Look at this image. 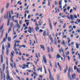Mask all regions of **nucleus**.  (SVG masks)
Wrapping results in <instances>:
<instances>
[{
	"instance_id": "obj_1",
	"label": "nucleus",
	"mask_w": 80,
	"mask_h": 80,
	"mask_svg": "<svg viewBox=\"0 0 80 80\" xmlns=\"http://www.w3.org/2000/svg\"><path fill=\"white\" fill-rule=\"evenodd\" d=\"M8 46H6V50L7 51L6 52V55H8V54L9 53V49L8 48H10V43H8Z\"/></svg>"
},
{
	"instance_id": "obj_2",
	"label": "nucleus",
	"mask_w": 80,
	"mask_h": 80,
	"mask_svg": "<svg viewBox=\"0 0 80 80\" xmlns=\"http://www.w3.org/2000/svg\"><path fill=\"white\" fill-rule=\"evenodd\" d=\"M0 70L1 71V79H3V80H5V73H3L2 72V69L1 68H0Z\"/></svg>"
},
{
	"instance_id": "obj_3",
	"label": "nucleus",
	"mask_w": 80,
	"mask_h": 80,
	"mask_svg": "<svg viewBox=\"0 0 80 80\" xmlns=\"http://www.w3.org/2000/svg\"><path fill=\"white\" fill-rule=\"evenodd\" d=\"M7 76L6 77V79L7 80H9L10 78V76L9 75V72H8V71L7 72Z\"/></svg>"
},
{
	"instance_id": "obj_4",
	"label": "nucleus",
	"mask_w": 80,
	"mask_h": 80,
	"mask_svg": "<svg viewBox=\"0 0 80 80\" xmlns=\"http://www.w3.org/2000/svg\"><path fill=\"white\" fill-rule=\"evenodd\" d=\"M23 66L24 67H22V68L23 69H25V68H26H26H28V67H29V66H28V65H26L25 64H23Z\"/></svg>"
},
{
	"instance_id": "obj_5",
	"label": "nucleus",
	"mask_w": 80,
	"mask_h": 80,
	"mask_svg": "<svg viewBox=\"0 0 80 80\" xmlns=\"http://www.w3.org/2000/svg\"><path fill=\"white\" fill-rule=\"evenodd\" d=\"M43 59L44 63H47V60L46 59L45 56L44 55H43Z\"/></svg>"
},
{
	"instance_id": "obj_6",
	"label": "nucleus",
	"mask_w": 80,
	"mask_h": 80,
	"mask_svg": "<svg viewBox=\"0 0 80 80\" xmlns=\"http://www.w3.org/2000/svg\"><path fill=\"white\" fill-rule=\"evenodd\" d=\"M29 13V11L26 10L24 12V17L25 18H27V13Z\"/></svg>"
},
{
	"instance_id": "obj_7",
	"label": "nucleus",
	"mask_w": 80,
	"mask_h": 80,
	"mask_svg": "<svg viewBox=\"0 0 80 80\" xmlns=\"http://www.w3.org/2000/svg\"><path fill=\"white\" fill-rule=\"evenodd\" d=\"M4 53L2 52V55L1 56V62L2 63H3V56L2 55H4Z\"/></svg>"
},
{
	"instance_id": "obj_8",
	"label": "nucleus",
	"mask_w": 80,
	"mask_h": 80,
	"mask_svg": "<svg viewBox=\"0 0 80 80\" xmlns=\"http://www.w3.org/2000/svg\"><path fill=\"white\" fill-rule=\"evenodd\" d=\"M72 80H73V79H75L76 78V74L74 73L72 75Z\"/></svg>"
},
{
	"instance_id": "obj_9",
	"label": "nucleus",
	"mask_w": 80,
	"mask_h": 80,
	"mask_svg": "<svg viewBox=\"0 0 80 80\" xmlns=\"http://www.w3.org/2000/svg\"><path fill=\"white\" fill-rule=\"evenodd\" d=\"M40 47L42 49H43V50H45V47L44 46V45H40Z\"/></svg>"
},
{
	"instance_id": "obj_10",
	"label": "nucleus",
	"mask_w": 80,
	"mask_h": 80,
	"mask_svg": "<svg viewBox=\"0 0 80 80\" xmlns=\"http://www.w3.org/2000/svg\"><path fill=\"white\" fill-rule=\"evenodd\" d=\"M49 38H50V40L52 43H53V38L52 37V36H51V35H49Z\"/></svg>"
},
{
	"instance_id": "obj_11",
	"label": "nucleus",
	"mask_w": 80,
	"mask_h": 80,
	"mask_svg": "<svg viewBox=\"0 0 80 80\" xmlns=\"http://www.w3.org/2000/svg\"><path fill=\"white\" fill-rule=\"evenodd\" d=\"M61 57V56L59 54H57L56 55V59L57 60V59H59Z\"/></svg>"
},
{
	"instance_id": "obj_12",
	"label": "nucleus",
	"mask_w": 80,
	"mask_h": 80,
	"mask_svg": "<svg viewBox=\"0 0 80 80\" xmlns=\"http://www.w3.org/2000/svg\"><path fill=\"white\" fill-rule=\"evenodd\" d=\"M11 55H10L11 57H13V56H14V54H15V52H14V51H12L11 52Z\"/></svg>"
},
{
	"instance_id": "obj_13",
	"label": "nucleus",
	"mask_w": 80,
	"mask_h": 80,
	"mask_svg": "<svg viewBox=\"0 0 80 80\" xmlns=\"http://www.w3.org/2000/svg\"><path fill=\"white\" fill-rule=\"evenodd\" d=\"M68 79H70V80H72V78H71V76H70V73H68Z\"/></svg>"
},
{
	"instance_id": "obj_14",
	"label": "nucleus",
	"mask_w": 80,
	"mask_h": 80,
	"mask_svg": "<svg viewBox=\"0 0 80 80\" xmlns=\"http://www.w3.org/2000/svg\"><path fill=\"white\" fill-rule=\"evenodd\" d=\"M28 28H29V29L28 30V32H29V33H32V29H31V27H29Z\"/></svg>"
},
{
	"instance_id": "obj_15",
	"label": "nucleus",
	"mask_w": 80,
	"mask_h": 80,
	"mask_svg": "<svg viewBox=\"0 0 80 80\" xmlns=\"http://www.w3.org/2000/svg\"><path fill=\"white\" fill-rule=\"evenodd\" d=\"M49 77L50 80H54V79H53V77L52 76V74H49Z\"/></svg>"
},
{
	"instance_id": "obj_16",
	"label": "nucleus",
	"mask_w": 80,
	"mask_h": 80,
	"mask_svg": "<svg viewBox=\"0 0 80 80\" xmlns=\"http://www.w3.org/2000/svg\"><path fill=\"white\" fill-rule=\"evenodd\" d=\"M70 18L71 20H75V18H74V17H73V16L72 15H70Z\"/></svg>"
},
{
	"instance_id": "obj_17",
	"label": "nucleus",
	"mask_w": 80,
	"mask_h": 80,
	"mask_svg": "<svg viewBox=\"0 0 80 80\" xmlns=\"http://www.w3.org/2000/svg\"><path fill=\"white\" fill-rule=\"evenodd\" d=\"M18 25V29L17 30V32H18V30L20 28V27H21V26H20V25H19L18 24H17Z\"/></svg>"
},
{
	"instance_id": "obj_18",
	"label": "nucleus",
	"mask_w": 80,
	"mask_h": 80,
	"mask_svg": "<svg viewBox=\"0 0 80 80\" xmlns=\"http://www.w3.org/2000/svg\"><path fill=\"white\" fill-rule=\"evenodd\" d=\"M8 13L7 12L6 16H4V18H5L6 19H7V18H8Z\"/></svg>"
},
{
	"instance_id": "obj_19",
	"label": "nucleus",
	"mask_w": 80,
	"mask_h": 80,
	"mask_svg": "<svg viewBox=\"0 0 80 80\" xmlns=\"http://www.w3.org/2000/svg\"><path fill=\"white\" fill-rule=\"evenodd\" d=\"M8 7H9V3L8 2L6 5V8H8Z\"/></svg>"
},
{
	"instance_id": "obj_20",
	"label": "nucleus",
	"mask_w": 80,
	"mask_h": 80,
	"mask_svg": "<svg viewBox=\"0 0 80 80\" xmlns=\"http://www.w3.org/2000/svg\"><path fill=\"white\" fill-rule=\"evenodd\" d=\"M76 48H79V45H80V44L78 45V43H76Z\"/></svg>"
},
{
	"instance_id": "obj_21",
	"label": "nucleus",
	"mask_w": 80,
	"mask_h": 80,
	"mask_svg": "<svg viewBox=\"0 0 80 80\" xmlns=\"http://www.w3.org/2000/svg\"><path fill=\"white\" fill-rule=\"evenodd\" d=\"M39 70L40 71V72H42V68H38V69L37 71H39Z\"/></svg>"
},
{
	"instance_id": "obj_22",
	"label": "nucleus",
	"mask_w": 80,
	"mask_h": 80,
	"mask_svg": "<svg viewBox=\"0 0 80 80\" xmlns=\"http://www.w3.org/2000/svg\"><path fill=\"white\" fill-rule=\"evenodd\" d=\"M57 64L58 65V66L59 67V68H60V70H62V68H61V66H60V63L59 62H57Z\"/></svg>"
},
{
	"instance_id": "obj_23",
	"label": "nucleus",
	"mask_w": 80,
	"mask_h": 80,
	"mask_svg": "<svg viewBox=\"0 0 80 80\" xmlns=\"http://www.w3.org/2000/svg\"><path fill=\"white\" fill-rule=\"evenodd\" d=\"M5 68V64H3L2 65V72L4 71Z\"/></svg>"
},
{
	"instance_id": "obj_24",
	"label": "nucleus",
	"mask_w": 80,
	"mask_h": 80,
	"mask_svg": "<svg viewBox=\"0 0 80 80\" xmlns=\"http://www.w3.org/2000/svg\"><path fill=\"white\" fill-rule=\"evenodd\" d=\"M3 30H2V32L1 36L0 37L1 38H2V37H3Z\"/></svg>"
},
{
	"instance_id": "obj_25",
	"label": "nucleus",
	"mask_w": 80,
	"mask_h": 80,
	"mask_svg": "<svg viewBox=\"0 0 80 80\" xmlns=\"http://www.w3.org/2000/svg\"><path fill=\"white\" fill-rule=\"evenodd\" d=\"M6 64L8 66V58L7 57H6Z\"/></svg>"
},
{
	"instance_id": "obj_26",
	"label": "nucleus",
	"mask_w": 80,
	"mask_h": 80,
	"mask_svg": "<svg viewBox=\"0 0 80 80\" xmlns=\"http://www.w3.org/2000/svg\"><path fill=\"white\" fill-rule=\"evenodd\" d=\"M9 17L10 18H11V17H12V15H11V13H10V11L9 12Z\"/></svg>"
},
{
	"instance_id": "obj_27",
	"label": "nucleus",
	"mask_w": 80,
	"mask_h": 80,
	"mask_svg": "<svg viewBox=\"0 0 80 80\" xmlns=\"http://www.w3.org/2000/svg\"><path fill=\"white\" fill-rule=\"evenodd\" d=\"M13 57L12 56H11V58L10 59V60L11 61V62H12V63H13Z\"/></svg>"
},
{
	"instance_id": "obj_28",
	"label": "nucleus",
	"mask_w": 80,
	"mask_h": 80,
	"mask_svg": "<svg viewBox=\"0 0 80 80\" xmlns=\"http://www.w3.org/2000/svg\"><path fill=\"white\" fill-rule=\"evenodd\" d=\"M62 0H61L60 1H59V5H62Z\"/></svg>"
},
{
	"instance_id": "obj_29",
	"label": "nucleus",
	"mask_w": 80,
	"mask_h": 80,
	"mask_svg": "<svg viewBox=\"0 0 80 80\" xmlns=\"http://www.w3.org/2000/svg\"><path fill=\"white\" fill-rule=\"evenodd\" d=\"M35 30H36V32H38V31L39 30V28L38 27H37V28H35Z\"/></svg>"
},
{
	"instance_id": "obj_30",
	"label": "nucleus",
	"mask_w": 80,
	"mask_h": 80,
	"mask_svg": "<svg viewBox=\"0 0 80 80\" xmlns=\"http://www.w3.org/2000/svg\"><path fill=\"white\" fill-rule=\"evenodd\" d=\"M61 44L63 45H65V40H63L62 42L61 43Z\"/></svg>"
},
{
	"instance_id": "obj_31",
	"label": "nucleus",
	"mask_w": 80,
	"mask_h": 80,
	"mask_svg": "<svg viewBox=\"0 0 80 80\" xmlns=\"http://www.w3.org/2000/svg\"><path fill=\"white\" fill-rule=\"evenodd\" d=\"M43 36L45 37L46 36V31H45L43 33Z\"/></svg>"
},
{
	"instance_id": "obj_32",
	"label": "nucleus",
	"mask_w": 80,
	"mask_h": 80,
	"mask_svg": "<svg viewBox=\"0 0 80 80\" xmlns=\"http://www.w3.org/2000/svg\"><path fill=\"white\" fill-rule=\"evenodd\" d=\"M77 72L78 73H80V68H77Z\"/></svg>"
},
{
	"instance_id": "obj_33",
	"label": "nucleus",
	"mask_w": 80,
	"mask_h": 80,
	"mask_svg": "<svg viewBox=\"0 0 80 80\" xmlns=\"http://www.w3.org/2000/svg\"><path fill=\"white\" fill-rule=\"evenodd\" d=\"M3 26H1V27L0 28V33H1V30H2V28H3Z\"/></svg>"
},
{
	"instance_id": "obj_34",
	"label": "nucleus",
	"mask_w": 80,
	"mask_h": 80,
	"mask_svg": "<svg viewBox=\"0 0 80 80\" xmlns=\"http://www.w3.org/2000/svg\"><path fill=\"white\" fill-rule=\"evenodd\" d=\"M8 23H7V26H9V25H10V21L8 19Z\"/></svg>"
},
{
	"instance_id": "obj_35",
	"label": "nucleus",
	"mask_w": 80,
	"mask_h": 80,
	"mask_svg": "<svg viewBox=\"0 0 80 80\" xmlns=\"http://www.w3.org/2000/svg\"><path fill=\"white\" fill-rule=\"evenodd\" d=\"M11 30H12V28H10L9 29V30H8V33H10V31H11Z\"/></svg>"
},
{
	"instance_id": "obj_36",
	"label": "nucleus",
	"mask_w": 80,
	"mask_h": 80,
	"mask_svg": "<svg viewBox=\"0 0 80 80\" xmlns=\"http://www.w3.org/2000/svg\"><path fill=\"white\" fill-rule=\"evenodd\" d=\"M2 50H5V46L4 44H3L2 46Z\"/></svg>"
},
{
	"instance_id": "obj_37",
	"label": "nucleus",
	"mask_w": 80,
	"mask_h": 80,
	"mask_svg": "<svg viewBox=\"0 0 80 80\" xmlns=\"http://www.w3.org/2000/svg\"><path fill=\"white\" fill-rule=\"evenodd\" d=\"M10 28H13V22H11L10 24Z\"/></svg>"
},
{
	"instance_id": "obj_38",
	"label": "nucleus",
	"mask_w": 80,
	"mask_h": 80,
	"mask_svg": "<svg viewBox=\"0 0 80 80\" xmlns=\"http://www.w3.org/2000/svg\"><path fill=\"white\" fill-rule=\"evenodd\" d=\"M62 50H63V49H62V48L61 47V49H59V52L60 53L62 52Z\"/></svg>"
},
{
	"instance_id": "obj_39",
	"label": "nucleus",
	"mask_w": 80,
	"mask_h": 80,
	"mask_svg": "<svg viewBox=\"0 0 80 80\" xmlns=\"http://www.w3.org/2000/svg\"><path fill=\"white\" fill-rule=\"evenodd\" d=\"M47 48L48 49V52H50V48L49 47H48Z\"/></svg>"
},
{
	"instance_id": "obj_40",
	"label": "nucleus",
	"mask_w": 80,
	"mask_h": 80,
	"mask_svg": "<svg viewBox=\"0 0 80 80\" xmlns=\"http://www.w3.org/2000/svg\"><path fill=\"white\" fill-rule=\"evenodd\" d=\"M49 64H50V67H52V62L51 61H49Z\"/></svg>"
},
{
	"instance_id": "obj_41",
	"label": "nucleus",
	"mask_w": 80,
	"mask_h": 80,
	"mask_svg": "<svg viewBox=\"0 0 80 80\" xmlns=\"http://www.w3.org/2000/svg\"><path fill=\"white\" fill-rule=\"evenodd\" d=\"M14 49L15 52H17V49L16 48V46H14Z\"/></svg>"
},
{
	"instance_id": "obj_42",
	"label": "nucleus",
	"mask_w": 80,
	"mask_h": 80,
	"mask_svg": "<svg viewBox=\"0 0 80 80\" xmlns=\"http://www.w3.org/2000/svg\"><path fill=\"white\" fill-rule=\"evenodd\" d=\"M67 3L65 4V5L63 7V9L65 8H66V7H67Z\"/></svg>"
},
{
	"instance_id": "obj_43",
	"label": "nucleus",
	"mask_w": 80,
	"mask_h": 80,
	"mask_svg": "<svg viewBox=\"0 0 80 80\" xmlns=\"http://www.w3.org/2000/svg\"><path fill=\"white\" fill-rule=\"evenodd\" d=\"M51 51L52 52H53V48H52V46L51 47Z\"/></svg>"
},
{
	"instance_id": "obj_44",
	"label": "nucleus",
	"mask_w": 80,
	"mask_h": 80,
	"mask_svg": "<svg viewBox=\"0 0 80 80\" xmlns=\"http://www.w3.org/2000/svg\"><path fill=\"white\" fill-rule=\"evenodd\" d=\"M8 40L9 42H10V41L11 40V38H10V37H8Z\"/></svg>"
},
{
	"instance_id": "obj_45",
	"label": "nucleus",
	"mask_w": 80,
	"mask_h": 80,
	"mask_svg": "<svg viewBox=\"0 0 80 80\" xmlns=\"http://www.w3.org/2000/svg\"><path fill=\"white\" fill-rule=\"evenodd\" d=\"M10 12L11 13V15H13V13H14L13 11V10H11L10 13Z\"/></svg>"
},
{
	"instance_id": "obj_46",
	"label": "nucleus",
	"mask_w": 80,
	"mask_h": 80,
	"mask_svg": "<svg viewBox=\"0 0 80 80\" xmlns=\"http://www.w3.org/2000/svg\"><path fill=\"white\" fill-rule=\"evenodd\" d=\"M74 70H76V69H77V66H76V65L74 66Z\"/></svg>"
},
{
	"instance_id": "obj_47",
	"label": "nucleus",
	"mask_w": 80,
	"mask_h": 80,
	"mask_svg": "<svg viewBox=\"0 0 80 80\" xmlns=\"http://www.w3.org/2000/svg\"><path fill=\"white\" fill-rule=\"evenodd\" d=\"M28 5L27 6V7L25 8L24 10H28Z\"/></svg>"
},
{
	"instance_id": "obj_48",
	"label": "nucleus",
	"mask_w": 80,
	"mask_h": 80,
	"mask_svg": "<svg viewBox=\"0 0 80 80\" xmlns=\"http://www.w3.org/2000/svg\"><path fill=\"white\" fill-rule=\"evenodd\" d=\"M50 30H52V25H51V24H50Z\"/></svg>"
},
{
	"instance_id": "obj_49",
	"label": "nucleus",
	"mask_w": 80,
	"mask_h": 80,
	"mask_svg": "<svg viewBox=\"0 0 80 80\" xmlns=\"http://www.w3.org/2000/svg\"><path fill=\"white\" fill-rule=\"evenodd\" d=\"M48 72H49V75L52 74L51 73V72H50V68H49L48 69Z\"/></svg>"
},
{
	"instance_id": "obj_50",
	"label": "nucleus",
	"mask_w": 80,
	"mask_h": 80,
	"mask_svg": "<svg viewBox=\"0 0 80 80\" xmlns=\"http://www.w3.org/2000/svg\"><path fill=\"white\" fill-rule=\"evenodd\" d=\"M8 37V33H6V39H7Z\"/></svg>"
},
{
	"instance_id": "obj_51",
	"label": "nucleus",
	"mask_w": 80,
	"mask_h": 80,
	"mask_svg": "<svg viewBox=\"0 0 80 80\" xmlns=\"http://www.w3.org/2000/svg\"><path fill=\"white\" fill-rule=\"evenodd\" d=\"M29 21H30V20H27L25 19V23H26V22H29Z\"/></svg>"
},
{
	"instance_id": "obj_52",
	"label": "nucleus",
	"mask_w": 80,
	"mask_h": 80,
	"mask_svg": "<svg viewBox=\"0 0 80 80\" xmlns=\"http://www.w3.org/2000/svg\"><path fill=\"white\" fill-rule=\"evenodd\" d=\"M73 12V9H70V13H71L72 12Z\"/></svg>"
},
{
	"instance_id": "obj_53",
	"label": "nucleus",
	"mask_w": 80,
	"mask_h": 80,
	"mask_svg": "<svg viewBox=\"0 0 80 80\" xmlns=\"http://www.w3.org/2000/svg\"><path fill=\"white\" fill-rule=\"evenodd\" d=\"M59 78H60L59 77V75L58 74L57 75V79L58 80H59Z\"/></svg>"
},
{
	"instance_id": "obj_54",
	"label": "nucleus",
	"mask_w": 80,
	"mask_h": 80,
	"mask_svg": "<svg viewBox=\"0 0 80 80\" xmlns=\"http://www.w3.org/2000/svg\"><path fill=\"white\" fill-rule=\"evenodd\" d=\"M16 77H17V78L19 80H21L20 78L19 77H18V76H16Z\"/></svg>"
},
{
	"instance_id": "obj_55",
	"label": "nucleus",
	"mask_w": 80,
	"mask_h": 80,
	"mask_svg": "<svg viewBox=\"0 0 80 80\" xmlns=\"http://www.w3.org/2000/svg\"><path fill=\"white\" fill-rule=\"evenodd\" d=\"M10 66L12 68H13V65L12 64L10 63Z\"/></svg>"
},
{
	"instance_id": "obj_56",
	"label": "nucleus",
	"mask_w": 80,
	"mask_h": 80,
	"mask_svg": "<svg viewBox=\"0 0 80 80\" xmlns=\"http://www.w3.org/2000/svg\"><path fill=\"white\" fill-rule=\"evenodd\" d=\"M17 35H16L15 36H14L13 37V38L14 39H15V38H17Z\"/></svg>"
},
{
	"instance_id": "obj_57",
	"label": "nucleus",
	"mask_w": 80,
	"mask_h": 80,
	"mask_svg": "<svg viewBox=\"0 0 80 80\" xmlns=\"http://www.w3.org/2000/svg\"><path fill=\"white\" fill-rule=\"evenodd\" d=\"M54 3L55 5H57V3H58V2H57V1H55Z\"/></svg>"
},
{
	"instance_id": "obj_58",
	"label": "nucleus",
	"mask_w": 80,
	"mask_h": 80,
	"mask_svg": "<svg viewBox=\"0 0 80 80\" xmlns=\"http://www.w3.org/2000/svg\"><path fill=\"white\" fill-rule=\"evenodd\" d=\"M74 17L75 18H77V16L76 15H74Z\"/></svg>"
},
{
	"instance_id": "obj_59",
	"label": "nucleus",
	"mask_w": 80,
	"mask_h": 80,
	"mask_svg": "<svg viewBox=\"0 0 80 80\" xmlns=\"http://www.w3.org/2000/svg\"><path fill=\"white\" fill-rule=\"evenodd\" d=\"M22 47H23V48H25L26 47V46L25 45H22Z\"/></svg>"
},
{
	"instance_id": "obj_60",
	"label": "nucleus",
	"mask_w": 80,
	"mask_h": 80,
	"mask_svg": "<svg viewBox=\"0 0 80 80\" xmlns=\"http://www.w3.org/2000/svg\"><path fill=\"white\" fill-rule=\"evenodd\" d=\"M54 43L55 45H57V41H56V39H54Z\"/></svg>"
},
{
	"instance_id": "obj_61",
	"label": "nucleus",
	"mask_w": 80,
	"mask_h": 80,
	"mask_svg": "<svg viewBox=\"0 0 80 80\" xmlns=\"http://www.w3.org/2000/svg\"><path fill=\"white\" fill-rule=\"evenodd\" d=\"M77 21H78V23H80V19H79L78 20V19H77Z\"/></svg>"
},
{
	"instance_id": "obj_62",
	"label": "nucleus",
	"mask_w": 80,
	"mask_h": 80,
	"mask_svg": "<svg viewBox=\"0 0 80 80\" xmlns=\"http://www.w3.org/2000/svg\"><path fill=\"white\" fill-rule=\"evenodd\" d=\"M76 32H78V33L80 32V30H76Z\"/></svg>"
},
{
	"instance_id": "obj_63",
	"label": "nucleus",
	"mask_w": 80,
	"mask_h": 80,
	"mask_svg": "<svg viewBox=\"0 0 80 80\" xmlns=\"http://www.w3.org/2000/svg\"><path fill=\"white\" fill-rule=\"evenodd\" d=\"M43 32V31L42 29H40L39 30V32L40 33H41V32Z\"/></svg>"
},
{
	"instance_id": "obj_64",
	"label": "nucleus",
	"mask_w": 80,
	"mask_h": 80,
	"mask_svg": "<svg viewBox=\"0 0 80 80\" xmlns=\"http://www.w3.org/2000/svg\"><path fill=\"white\" fill-rule=\"evenodd\" d=\"M66 55H69V51H68L67 52Z\"/></svg>"
}]
</instances>
